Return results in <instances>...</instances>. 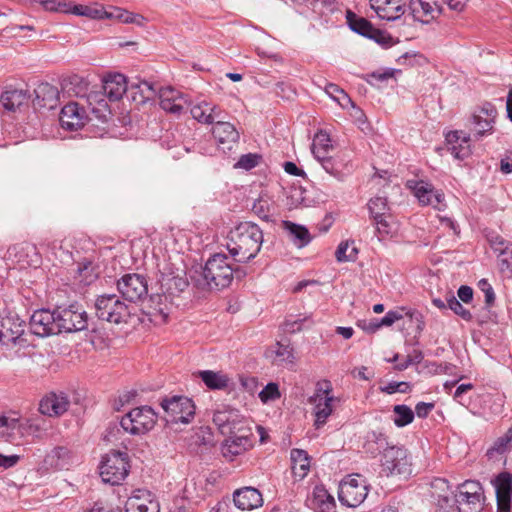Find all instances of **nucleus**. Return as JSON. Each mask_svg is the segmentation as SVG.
<instances>
[{
  "mask_svg": "<svg viewBox=\"0 0 512 512\" xmlns=\"http://www.w3.org/2000/svg\"><path fill=\"white\" fill-rule=\"evenodd\" d=\"M263 243V231L250 221L239 223L230 230L226 247L233 259L247 263L259 253Z\"/></svg>",
  "mask_w": 512,
  "mask_h": 512,
  "instance_id": "nucleus-1",
  "label": "nucleus"
},
{
  "mask_svg": "<svg viewBox=\"0 0 512 512\" xmlns=\"http://www.w3.org/2000/svg\"><path fill=\"white\" fill-rule=\"evenodd\" d=\"M228 260V256L225 254L212 255L201 271L195 272L197 277H192L197 286L208 290H220L228 287L234 279L233 267Z\"/></svg>",
  "mask_w": 512,
  "mask_h": 512,
  "instance_id": "nucleus-2",
  "label": "nucleus"
},
{
  "mask_svg": "<svg viewBox=\"0 0 512 512\" xmlns=\"http://www.w3.org/2000/svg\"><path fill=\"white\" fill-rule=\"evenodd\" d=\"M96 316L109 323H127L131 316L130 306L116 294H103L95 302Z\"/></svg>",
  "mask_w": 512,
  "mask_h": 512,
  "instance_id": "nucleus-3",
  "label": "nucleus"
},
{
  "mask_svg": "<svg viewBox=\"0 0 512 512\" xmlns=\"http://www.w3.org/2000/svg\"><path fill=\"white\" fill-rule=\"evenodd\" d=\"M129 468L128 454L112 450L102 458L100 476L105 483L119 485L128 475Z\"/></svg>",
  "mask_w": 512,
  "mask_h": 512,
  "instance_id": "nucleus-4",
  "label": "nucleus"
},
{
  "mask_svg": "<svg viewBox=\"0 0 512 512\" xmlns=\"http://www.w3.org/2000/svg\"><path fill=\"white\" fill-rule=\"evenodd\" d=\"M497 114L496 107L490 102L483 103L473 112L467 120L466 127L474 141L493 133Z\"/></svg>",
  "mask_w": 512,
  "mask_h": 512,
  "instance_id": "nucleus-5",
  "label": "nucleus"
},
{
  "mask_svg": "<svg viewBox=\"0 0 512 512\" xmlns=\"http://www.w3.org/2000/svg\"><path fill=\"white\" fill-rule=\"evenodd\" d=\"M157 414L147 405L136 407L125 414L121 420V427L132 435L145 434L156 424Z\"/></svg>",
  "mask_w": 512,
  "mask_h": 512,
  "instance_id": "nucleus-6",
  "label": "nucleus"
},
{
  "mask_svg": "<svg viewBox=\"0 0 512 512\" xmlns=\"http://www.w3.org/2000/svg\"><path fill=\"white\" fill-rule=\"evenodd\" d=\"M165 412L167 423L188 424L195 415V405L193 401L186 396L174 395L170 398H164L160 402Z\"/></svg>",
  "mask_w": 512,
  "mask_h": 512,
  "instance_id": "nucleus-7",
  "label": "nucleus"
},
{
  "mask_svg": "<svg viewBox=\"0 0 512 512\" xmlns=\"http://www.w3.org/2000/svg\"><path fill=\"white\" fill-rule=\"evenodd\" d=\"M382 472L386 476L411 474V460L403 446L391 444L380 459Z\"/></svg>",
  "mask_w": 512,
  "mask_h": 512,
  "instance_id": "nucleus-8",
  "label": "nucleus"
},
{
  "mask_svg": "<svg viewBox=\"0 0 512 512\" xmlns=\"http://www.w3.org/2000/svg\"><path fill=\"white\" fill-rule=\"evenodd\" d=\"M58 328L60 333H74L87 329L88 315L78 304L57 307Z\"/></svg>",
  "mask_w": 512,
  "mask_h": 512,
  "instance_id": "nucleus-9",
  "label": "nucleus"
},
{
  "mask_svg": "<svg viewBox=\"0 0 512 512\" xmlns=\"http://www.w3.org/2000/svg\"><path fill=\"white\" fill-rule=\"evenodd\" d=\"M117 289L121 296L129 302H137L148 294L147 280L143 275L129 273L117 281Z\"/></svg>",
  "mask_w": 512,
  "mask_h": 512,
  "instance_id": "nucleus-10",
  "label": "nucleus"
},
{
  "mask_svg": "<svg viewBox=\"0 0 512 512\" xmlns=\"http://www.w3.org/2000/svg\"><path fill=\"white\" fill-rule=\"evenodd\" d=\"M30 328L33 334L40 337L59 334L57 308L36 310L30 317Z\"/></svg>",
  "mask_w": 512,
  "mask_h": 512,
  "instance_id": "nucleus-11",
  "label": "nucleus"
},
{
  "mask_svg": "<svg viewBox=\"0 0 512 512\" xmlns=\"http://www.w3.org/2000/svg\"><path fill=\"white\" fill-rule=\"evenodd\" d=\"M346 20L349 28L369 39H373L376 43L381 45H388L391 37L385 32L373 27L371 22L366 18L359 17L352 11L348 10L346 13Z\"/></svg>",
  "mask_w": 512,
  "mask_h": 512,
  "instance_id": "nucleus-12",
  "label": "nucleus"
},
{
  "mask_svg": "<svg viewBox=\"0 0 512 512\" xmlns=\"http://www.w3.org/2000/svg\"><path fill=\"white\" fill-rule=\"evenodd\" d=\"M368 487L363 480L350 479L340 486L339 500L348 507L359 506L367 497Z\"/></svg>",
  "mask_w": 512,
  "mask_h": 512,
  "instance_id": "nucleus-13",
  "label": "nucleus"
},
{
  "mask_svg": "<svg viewBox=\"0 0 512 512\" xmlns=\"http://www.w3.org/2000/svg\"><path fill=\"white\" fill-rule=\"evenodd\" d=\"M367 205L370 217L373 219L378 233L389 234L391 230L390 219L392 216L387 199L385 197H375L370 199Z\"/></svg>",
  "mask_w": 512,
  "mask_h": 512,
  "instance_id": "nucleus-14",
  "label": "nucleus"
},
{
  "mask_svg": "<svg viewBox=\"0 0 512 512\" xmlns=\"http://www.w3.org/2000/svg\"><path fill=\"white\" fill-rule=\"evenodd\" d=\"M443 0H410L409 10L413 18L422 23H429L443 13Z\"/></svg>",
  "mask_w": 512,
  "mask_h": 512,
  "instance_id": "nucleus-15",
  "label": "nucleus"
},
{
  "mask_svg": "<svg viewBox=\"0 0 512 512\" xmlns=\"http://www.w3.org/2000/svg\"><path fill=\"white\" fill-rule=\"evenodd\" d=\"M407 186L413 191L415 197L422 205H430L436 209H441L440 205L444 200V195L436 191L432 184L423 180H410Z\"/></svg>",
  "mask_w": 512,
  "mask_h": 512,
  "instance_id": "nucleus-16",
  "label": "nucleus"
},
{
  "mask_svg": "<svg viewBox=\"0 0 512 512\" xmlns=\"http://www.w3.org/2000/svg\"><path fill=\"white\" fill-rule=\"evenodd\" d=\"M25 322L18 315L9 313L0 318V343L6 346L15 344L24 333Z\"/></svg>",
  "mask_w": 512,
  "mask_h": 512,
  "instance_id": "nucleus-17",
  "label": "nucleus"
},
{
  "mask_svg": "<svg viewBox=\"0 0 512 512\" xmlns=\"http://www.w3.org/2000/svg\"><path fill=\"white\" fill-rule=\"evenodd\" d=\"M432 495L437 499L438 512H454V495L448 481L444 478H435L431 482Z\"/></svg>",
  "mask_w": 512,
  "mask_h": 512,
  "instance_id": "nucleus-18",
  "label": "nucleus"
},
{
  "mask_svg": "<svg viewBox=\"0 0 512 512\" xmlns=\"http://www.w3.org/2000/svg\"><path fill=\"white\" fill-rule=\"evenodd\" d=\"M448 150L456 159H465L471 154L470 141L473 139L470 133L464 131H450L446 134Z\"/></svg>",
  "mask_w": 512,
  "mask_h": 512,
  "instance_id": "nucleus-19",
  "label": "nucleus"
},
{
  "mask_svg": "<svg viewBox=\"0 0 512 512\" xmlns=\"http://www.w3.org/2000/svg\"><path fill=\"white\" fill-rule=\"evenodd\" d=\"M371 8L380 19L395 21L405 13L404 0H370Z\"/></svg>",
  "mask_w": 512,
  "mask_h": 512,
  "instance_id": "nucleus-20",
  "label": "nucleus"
},
{
  "mask_svg": "<svg viewBox=\"0 0 512 512\" xmlns=\"http://www.w3.org/2000/svg\"><path fill=\"white\" fill-rule=\"evenodd\" d=\"M125 512H159V504L150 491L138 489L126 501Z\"/></svg>",
  "mask_w": 512,
  "mask_h": 512,
  "instance_id": "nucleus-21",
  "label": "nucleus"
},
{
  "mask_svg": "<svg viewBox=\"0 0 512 512\" xmlns=\"http://www.w3.org/2000/svg\"><path fill=\"white\" fill-rule=\"evenodd\" d=\"M499 512H510L512 497V474L500 473L494 480Z\"/></svg>",
  "mask_w": 512,
  "mask_h": 512,
  "instance_id": "nucleus-22",
  "label": "nucleus"
},
{
  "mask_svg": "<svg viewBox=\"0 0 512 512\" xmlns=\"http://www.w3.org/2000/svg\"><path fill=\"white\" fill-rule=\"evenodd\" d=\"M69 406L70 401L64 392H52L40 401L39 412L49 417L60 416L68 410Z\"/></svg>",
  "mask_w": 512,
  "mask_h": 512,
  "instance_id": "nucleus-23",
  "label": "nucleus"
},
{
  "mask_svg": "<svg viewBox=\"0 0 512 512\" xmlns=\"http://www.w3.org/2000/svg\"><path fill=\"white\" fill-rule=\"evenodd\" d=\"M35 98L33 105L35 108L55 109L59 104V90L48 82H41L34 89Z\"/></svg>",
  "mask_w": 512,
  "mask_h": 512,
  "instance_id": "nucleus-24",
  "label": "nucleus"
},
{
  "mask_svg": "<svg viewBox=\"0 0 512 512\" xmlns=\"http://www.w3.org/2000/svg\"><path fill=\"white\" fill-rule=\"evenodd\" d=\"M84 110L75 102L65 105L60 113L61 126L70 131L78 130L85 124Z\"/></svg>",
  "mask_w": 512,
  "mask_h": 512,
  "instance_id": "nucleus-25",
  "label": "nucleus"
},
{
  "mask_svg": "<svg viewBox=\"0 0 512 512\" xmlns=\"http://www.w3.org/2000/svg\"><path fill=\"white\" fill-rule=\"evenodd\" d=\"M212 132L219 144L223 145V150H231L233 145L239 140L237 129L231 123L223 120L215 122Z\"/></svg>",
  "mask_w": 512,
  "mask_h": 512,
  "instance_id": "nucleus-26",
  "label": "nucleus"
},
{
  "mask_svg": "<svg viewBox=\"0 0 512 512\" xmlns=\"http://www.w3.org/2000/svg\"><path fill=\"white\" fill-rule=\"evenodd\" d=\"M235 506L241 510H252L262 505L261 493L252 487L238 489L233 494Z\"/></svg>",
  "mask_w": 512,
  "mask_h": 512,
  "instance_id": "nucleus-27",
  "label": "nucleus"
},
{
  "mask_svg": "<svg viewBox=\"0 0 512 512\" xmlns=\"http://www.w3.org/2000/svg\"><path fill=\"white\" fill-rule=\"evenodd\" d=\"M167 296L161 294L150 295L145 308L146 315L156 323H165L169 316V307L166 303Z\"/></svg>",
  "mask_w": 512,
  "mask_h": 512,
  "instance_id": "nucleus-28",
  "label": "nucleus"
},
{
  "mask_svg": "<svg viewBox=\"0 0 512 512\" xmlns=\"http://www.w3.org/2000/svg\"><path fill=\"white\" fill-rule=\"evenodd\" d=\"M390 445L391 443L384 433L380 431H369L365 436L363 449L365 453L374 458L378 455L382 456Z\"/></svg>",
  "mask_w": 512,
  "mask_h": 512,
  "instance_id": "nucleus-29",
  "label": "nucleus"
},
{
  "mask_svg": "<svg viewBox=\"0 0 512 512\" xmlns=\"http://www.w3.org/2000/svg\"><path fill=\"white\" fill-rule=\"evenodd\" d=\"M129 90L126 78L122 74H114L105 79L103 92L110 101H118Z\"/></svg>",
  "mask_w": 512,
  "mask_h": 512,
  "instance_id": "nucleus-30",
  "label": "nucleus"
},
{
  "mask_svg": "<svg viewBox=\"0 0 512 512\" xmlns=\"http://www.w3.org/2000/svg\"><path fill=\"white\" fill-rule=\"evenodd\" d=\"M131 97L134 101L145 104L157 96V87L150 82L138 80L129 86Z\"/></svg>",
  "mask_w": 512,
  "mask_h": 512,
  "instance_id": "nucleus-31",
  "label": "nucleus"
},
{
  "mask_svg": "<svg viewBox=\"0 0 512 512\" xmlns=\"http://www.w3.org/2000/svg\"><path fill=\"white\" fill-rule=\"evenodd\" d=\"M454 512H481L484 505V495H454Z\"/></svg>",
  "mask_w": 512,
  "mask_h": 512,
  "instance_id": "nucleus-32",
  "label": "nucleus"
},
{
  "mask_svg": "<svg viewBox=\"0 0 512 512\" xmlns=\"http://www.w3.org/2000/svg\"><path fill=\"white\" fill-rule=\"evenodd\" d=\"M88 81L77 74L65 77L61 81V88L63 92L69 96L84 97L88 90Z\"/></svg>",
  "mask_w": 512,
  "mask_h": 512,
  "instance_id": "nucleus-33",
  "label": "nucleus"
},
{
  "mask_svg": "<svg viewBox=\"0 0 512 512\" xmlns=\"http://www.w3.org/2000/svg\"><path fill=\"white\" fill-rule=\"evenodd\" d=\"M229 435V438L222 443L221 451L225 458L233 460L234 456L240 455L246 450L249 445V439L247 436Z\"/></svg>",
  "mask_w": 512,
  "mask_h": 512,
  "instance_id": "nucleus-34",
  "label": "nucleus"
},
{
  "mask_svg": "<svg viewBox=\"0 0 512 512\" xmlns=\"http://www.w3.org/2000/svg\"><path fill=\"white\" fill-rule=\"evenodd\" d=\"M283 228L288 232V235L295 246L298 248L305 247L311 241V235L308 229L291 221H283Z\"/></svg>",
  "mask_w": 512,
  "mask_h": 512,
  "instance_id": "nucleus-35",
  "label": "nucleus"
},
{
  "mask_svg": "<svg viewBox=\"0 0 512 512\" xmlns=\"http://www.w3.org/2000/svg\"><path fill=\"white\" fill-rule=\"evenodd\" d=\"M30 94L27 90H7L1 95V102L6 110L15 111L28 101Z\"/></svg>",
  "mask_w": 512,
  "mask_h": 512,
  "instance_id": "nucleus-36",
  "label": "nucleus"
},
{
  "mask_svg": "<svg viewBox=\"0 0 512 512\" xmlns=\"http://www.w3.org/2000/svg\"><path fill=\"white\" fill-rule=\"evenodd\" d=\"M312 503L318 512H334L336 503L323 486H316L313 490Z\"/></svg>",
  "mask_w": 512,
  "mask_h": 512,
  "instance_id": "nucleus-37",
  "label": "nucleus"
},
{
  "mask_svg": "<svg viewBox=\"0 0 512 512\" xmlns=\"http://www.w3.org/2000/svg\"><path fill=\"white\" fill-rule=\"evenodd\" d=\"M199 377L204 382V384L212 390H221L228 387L230 378L227 374L219 371L215 372L212 370H204L198 372Z\"/></svg>",
  "mask_w": 512,
  "mask_h": 512,
  "instance_id": "nucleus-38",
  "label": "nucleus"
},
{
  "mask_svg": "<svg viewBox=\"0 0 512 512\" xmlns=\"http://www.w3.org/2000/svg\"><path fill=\"white\" fill-rule=\"evenodd\" d=\"M292 470L295 476L303 479L310 468V457L305 450H291Z\"/></svg>",
  "mask_w": 512,
  "mask_h": 512,
  "instance_id": "nucleus-39",
  "label": "nucleus"
},
{
  "mask_svg": "<svg viewBox=\"0 0 512 512\" xmlns=\"http://www.w3.org/2000/svg\"><path fill=\"white\" fill-rule=\"evenodd\" d=\"M17 434L22 435V425L19 419L8 416L0 417V436L7 440H13Z\"/></svg>",
  "mask_w": 512,
  "mask_h": 512,
  "instance_id": "nucleus-40",
  "label": "nucleus"
},
{
  "mask_svg": "<svg viewBox=\"0 0 512 512\" xmlns=\"http://www.w3.org/2000/svg\"><path fill=\"white\" fill-rule=\"evenodd\" d=\"M330 142V137L326 132L320 131L315 135L312 144V153L318 161L328 157L327 154L329 150L332 149Z\"/></svg>",
  "mask_w": 512,
  "mask_h": 512,
  "instance_id": "nucleus-41",
  "label": "nucleus"
},
{
  "mask_svg": "<svg viewBox=\"0 0 512 512\" xmlns=\"http://www.w3.org/2000/svg\"><path fill=\"white\" fill-rule=\"evenodd\" d=\"M72 453L66 447H56L48 455L50 464L57 469H68V465L71 463Z\"/></svg>",
  "mask_w": 512,
  "mask_h": 512,
  "instance_id": "nucleus-42",
  "label": "nucleus"
},
{
  "mask_svg": "<svg viewBox=\"0 0 512 512\" xmlns=\"http://www.w3.org/2000/svg\"><path fill=\"white\" fill-rule=\"evenodd\" d=\"M234 413L231 411H216L213 415V422L223 435L233 434L232 428L235 425Z\"/></svg>",
  "mask_w": 512,
  "mask_h": 512,
  "instance_id": "nucleus-43",
  "label": "nucleus"
},
{
  "mask_svg": "<svg viewBox=\"0 0 512 512\" xmlns=\"http://www.w3.org/2000/svg\"><path fill=\"white\" fill-rule=\"evenodd\" d=\"M512 445V426L506 431V433L498 437L493 445L487 450L486 455L489 458H493L495 454H504L510 450Z\"/></svg>",
  "mask_w": 512,
  "mask_h": 512,
  "instance_id": "nucleus-44",
  "label": "nucleus"
},
{
  "mask_svg": "<svg viewBox=\"0 0 512 512\" xmlns=\"http://www.w3.org/2000/svg\"><path fill=\"white\" fill-rule=\"evenodd\" d=\"M319 162L327 173L334 176L338 180H343L346 176V172L344 170H347V165L343 164L341 161L328 156Z\"/></svg>",
  "mask_w": 512,
  "mask_h": 512,
  "instance_id": "nucleus-45",
  "label": "nucleus"
},
{
  "mask_svg": "<svg viewBox=\"0 0 512 512\" xmlns=\"http://www.w3.org/2000/svg\"><path fill=\"white\" fill-rule=\"evenodd\" d=\"M326 93L333 98L342 108L353 106V102L348 94L334 83H328L325 87Z\"/></svg>",
  "mask_w": 512,
  "mask_h": 512,
  "instance_id": "nucleus-46",
  "label": "nucleus"
},
{
  "mask_svg": "<svg viewBox=\"0 0 512 512\" xmlns=\"http://www.w3.org/2000/svg\"><path fill=\"white\" fill-rule=\"evenodd\" d=\"M334 400L333 397H326L323 404L319 403L315 407V423L314 426L319 429L326 423L327 418L332 414L331 402Z\"/></svg>",
  "mask_w": 512,
  "mask_h": 512,
  "instance_id": "nucleus-47",
  "label": "nucleus"
},
{
  "mask_svg": "<svg viewBox=\"0 0 512 512\" xmlns=\"http://www.w3.org/2000/svg\"><path fill=\"white\" fill-rule=\"evenodd\" d=\"M208 110H213L211 108V103L202 101L201 103L191 107L190 113L192 117L200 123L213 124V117L211 114H208Z\"/></svg>",
  "mask_w": 512,
  "mask_h": 512,
  "instance_id": "nucleus-48",
  "label": "nucleus"
},
{
  "mask_svg": "<svg viewBox=\"0 0 512 512\" xmlns=\"http://www.w3.org/2000/svg\"><path fill=\"white\" fill-rule=\"evenodd\" d=\"M393 412L396 415V417L394 418V424L397 427H404L414 420V412L407 405H395L393 408Z\"/></svg>",
  "mask_w": 512,
  "mask_h": 512,
  "instance_id": "nucleus-49",
  "label": "nucleus"
},
{
  "mask_svg": "<svg viewBox=\"0 0 512 512\" xmlns=\"http://www.w3.org/2000/svg\"><path fill=\"white\" fill-rule=\"evenodd\" d=\"M213 443V434L211 429L206 426L197 428L194 433L190 436V445L195 446H208Z\"/></svg>",
  "mask_w": 512,
  "mask_h": 512,
  "instance_id": "nucleus-50",
  "label": "nucleus"
},
{
  "mask_svg": "<svg viewBox=\"0 0 512 512\" xmlns=\"http://www.w3.org/2000/svg\"><path fill=\"white\" fill-rule=\"evenodd\" d=\"M358 249L353 246L350 248L348 241L341 242L335 252V256L338 262H350L355 261L357 258Z\"/></svg>",
  "mask_w": 512,
  "mask_h": 512,
  "instance_id": "nucleus-51",
  "label": "nucleus"
},
{
  "mask_svg": "<svg viewBox=\"0 0 512 512\" xmlns=\"http://www.w3.org/2000/svg\"><path fill=\"white\" fill-rule=\"evenodd\" d=\"M445 300L447 302V306L451 309L456 315L460 316L465 321L472 320L471 312L464 308L460 301L452 294L447 293Z\"/></svg>",
  "mask_w": 512,
  "mask_h": 512,
  "instance_id": "nucleus-52",
  "label": "nucleus"
},
{
  "mask_svg": "<svg viewBox=\"0 0 512 512\" xmlns=\"http://www.w3.org/2000/svg\"><path fill=\"white\" fill-rule=\"evenodd\" d=\"M107 18H115L122 23H133L139 26L143 25L145 18L142 15L134 14L121 9H116L114 12H110Z\"/></svg>",
  "mask_w": 512,
  "mask_h": 512,
  "instance_id": "nucleus-53",
  "label": "nucleus"
},
{
  "mask_svg": "<svg viewBox=\"0 0 512 512\" xmlns=\"http://www.w3.org/2000/svg\"><path fill=\"white\" fill-rule=\"evenodd\" d=\"M275 353V361L278 363H292L294 359L293 348L290 343L277 342Z\"/></svg>",
  "mask_w": 512,
  "mask_h": 512,
  "instance_id": "nucleus-54",
  "label": "nucleus"
},
{
  "mask_svg": "<svg viewBox=\"0 0 512 512\" xmlns=\"http://www.w3.org/2000/svg\"><path fill=\"white\" fill-rule=\"evenodd\" d=\"M77 274L80 278V282L85 284L92 283L97 275L94 273V267L91 261H83L77 264Z\"/></svg>",
  "mask_w": 512,
  "mask_h": 512,
  "instance_id": "nucleus-55",
  "label": "nucleus"
},
{
  "mask_svg": "<svg viewBox=\"0 0 512 512\" xmlns=\"http://www.w3.org/2000/svg\"><path fill=\"white\" fill-rule=\"evenodd\" d=\"M457 496L462 495H484L483 488L478 481H465L464 483L457 486Z\"/></svg>",
  "mask_w": 512,
  "mask_h": 512,
  "instance_id": "nucleus-56",
  "label": "nucleus"
},
{
  "mask_svg": "<svg viewBox=\"0 0 512 512\" xmlns=\"http://www.w3.org/2000/svg\"><path fill=\"white\" fill-rule=\"evenodd\" d=\"M159 104L163 110H165L173 115H176V116L181 115L184 112V110L191 105V103L188 102L185 97H184V101L176 100V101L169 102V101L165 100L164 103H159Z\"/></svg>",
  "mask_w": 512,
  "mask_h": 512,
  "instance_id": "nucleus-57",
  "label": "nucleus"
},
{
  "mask_svg": "<svg viewBox=\"0 0 512 512\" xmlns=\"http://www.w3.org/2000/svg\"><path fill=\"white\" fill-rule=\"evenodd\" d=\"M157 96L159 97L160 103H164L165 100L171 101H184V95L172 87H161L157 88Z\"/></svg>",
  "mask_w": 512,
  "mask_h": 512,
  "instance_id": "nucleus-58",
  "label": "nucleus"
},
{
  "mask_svg": "<svg viewBox=\"0 0 512 512\" xmlns=\"http://www.w3.org/2000/svg\"><path fill=\"white\" fill-rule=\"evenodd\" d=\"M491 247L495 252H498L499 256L509 255L512 258V244L504 240L503 238L496 236L490 240Z\"/></svg>",
  "mask_w": 512,
  "mask_h": 512,
  "instance_id": "nucleus-59",
  "label": "nucleus"
},
{
  "mask_svg": "<svg viewBox=\"0 0 512 512\" xmlns=\"http://www.w3.org/2000/svg\"><path fill=\"white\" fill-rule=\"evenodd\" d=\"M281 394L279 387L276 383H268L263 390L259 393V398L263 403H267L272 400L280 398Z\"/></svg>",
  "mask_w": 512,
  "mask_h": 512,
  "instance_id": "nucleus-60",
  "label": "nucleus"
},
{
  "mask_svg": "<svg viewBox=\"0 0 512 512\" xmlns=\"http://www.w3.org/2000/svg\"><path fill=\"white\" fill-rule=\"evenodd\" d=\"M380 391L386 394H394L396 392L408 393L411 391V384L409 382H389L386 386H381Z\"/></svg>",
  "mask_w": 512,
  "mask_h": 512,
  "instance_id": "nucleus-61",
  "label": "nucleus"
},
{
  "mask_svg": "<svg viewBox=\"0 0 512 512\" xmlns=\"http://www.w3.org/2000/svg\"><path fill=\"white\" fill-rule=\"evenodd\" d=\"M260 159L261 156L258 154H245L239 158L238 162L235 164V167L250 170L259 164Z\"/></svg>",
  "mask_w": 512,
  "mask_h": 512,
  "instance_id": "nucleus-62",
  "label": "nucleus"
},
{
  "mask_svg": "<svg viewBox=\"0 0 512 512\" xmlns=\"http://www.w3.org/2000/svg\"><path fill=\"white\" fill-rule=\"evenodd\" d=\"M478 288L484 293L485 295V304L488 308L492 307L495 302V293L492 288V286L489 284L487 279H481L478 282Z\"/></svg>",
  "mask_w": 512,
  "mask_h": 512,
  "instance_id": "nucleus-63",
  "label": "nucleus"
},
{
  "mask_svg": "<svg viewBox=\"0 0 512 512\" xmlns=\"http://www.w3.org/2000/svg\"><path fill=\"white\" fill-rule=\"evenodd\" d=\"M252 210L260 219L265 221L270 220L266 201L258 200L254 203Z\"/></svg>",
  "mask_w": 512,
  "mask_h": 512,
  "instance_id": "nucleus-64",
  "label": "nucleus"
}]
</instances>
